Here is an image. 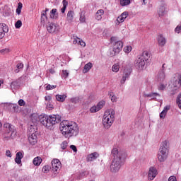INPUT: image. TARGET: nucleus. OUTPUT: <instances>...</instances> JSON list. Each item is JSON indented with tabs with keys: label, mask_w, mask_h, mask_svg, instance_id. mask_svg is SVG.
I'll list each match as a JSON object with an SVG mask.
<instances>
[{
	"label": "nucleus",
	"mask_w": 181,
	"mask_h": 181,
	"mask_svg": "<svg viewBox=\"0 0 181 181\" xmlns=\"http://www.w3.org/2000/svg\"><path fill=\"white\" fill-rule=\"evenodd\" d=\"M166 117V112H165V111H162L160 113V118L163 119Z\"/></svg>",
	"instance_id": "nucleus-53"
},
{
	"label": "nucleus",
	"mask_w": 181,
	"mask_h": 181,
	"mask_svg": "<svg viewBox=\"0 0 181 181\" xmlns=\"http://www.w3.org/2000/svg\"><path fill=\"white\" fill-rule=\"evenodd\" d=\"M9 32V28L5 23H0V40L5 37V33Z\"/></svg>",
	"instance_id": "nucleus-12"
},
{
	"label": "nucleus",
	"mask_w": 181,
	"mask_h": 181,
	"mask_svg": "<svg viewBox=\"0 0 181 181\" xmlns=\"http://www.w3.org/2000/svg\"><path fill=\"white\" fill-rule=\"evenodd\" d=\"M170 144L168 140L163 141L160 146L158 159L159 162H165L169 155Z\"/></svg>",
	"instance_id": "nucleus-4"
},
{
	"label": "nucleus",
	"mask_w": 181,
	"mask_h": 181,
	"mask_svg": "<svg viewBox=\"0 0 181 181\" xmlns=\"http://www.w3.org/2000/svg\"><path fill=\"white\" fill-rule=\"evenodd\" d=\"M4 128L8 129V131L11 132V139H13V138L16 136V129H15V126L10 123H5L4 124Z\"/></svg>",
	"instance_id": "nucleus-9"
},
{
	"label": "nucleus",
	"mask_w": 181,
	"mask_h": 181,
	"mask_svg": "<svg viewBox=\"0 0 181 181\" xmlns=\"http://www.w3.org/2000/svg\"><path fill=\"white\" fill-rule=\"evenodd\" d=\"M98 158H100V153L98 152H93L90 154H88L86 160L87 162H94Z\"/></svg>",
	"instance_id": "nucleus-15"
},
{
	"label": "nucleus",
	"mask_w": 181,
	"mask_h": 181,
	"mask_svg": "<svg viewBox=\"0 0 181 181\" xmlns=\"http://www.w3.org/2000/svg\"><path fill=\"white\" fill-rule=\"evenodd\" d=\"M158 16H165L166 15V5L162 4L158 11Z\"/></svg>",
	"instance_id": "nucleus-19"
},
{
	"label": "nucleus",
	"mask_w": 181,
	"mask_h": 181,
	"mask_svg": "<svg viewBox=\"0 0 181 181\" xmlns=\"http://www.w3.org/2000/svg\"><path fill=\"white\" fill-rule=\"evenodd\" d=\"M71 101L73 104H78V103L80 102V98L78 97L72 98L71 99Z\"/></svg>",
	"instance_id": "nucleus-41"
},
{
	"label": "nucleus",
	"mask_w": 181,
	"mask_h": 181,
	"mask_svg": "<svg viewBox=\"0 0 181 181\" xmlns=\"http://www.w3.org/2000/svg\"><path fill=\"white\" fill-rule=\"evenodd\" d=\"M33 162L35 166H40V163H42V158L37 156L33 159Z\"/></svg>",
	"instance_id": "nucleus-31"
},
{
	"label": "nucleus",
	"mask_w": 181,
	"mask_h": 181,
	"mask_svg": "<svg viewBox=\"0 0 181 181\" xmlns=\"http://www.w3.org/2000/svg\"><path fill=\"white\" fill-rule=\"evenodd\" d=\"M74 19V11H69L67 13L66 16V21L69 22V23H71Z\"/></svg>",
	"instance_id": "nucleus-23"
},
{
	"label": "nucleus",
	"mask_w": 181,
	"mask_h": 181,
	"mask_svg": "<svg viewBox=\"0 0 181 181\" xmlns=\"http://www.w3.org/2000/svg\"><path fill=\"white\" fill-rule=\"evenodd\" d=\"M23 6V4H22L21 2H19L18 4V7H17V8L16 10V12L17 15H21V12H22Z\"/></svg>",
	"instance_id": "nucleus-34"
},
{
	"label": "nucleus",
	"mask_w": 181,
	"mask_h": 181,
	"mask_svg": "<svg viewBox=\"0 0 181 181\" xmlns=\"http://www.w3.org/2000/svg\"><path fill=\"white\" fill-rule=\"evenodd\" d=\"M46 21H47V16H46V13H42L41 14V22H42V23H45Z\"/></svg>",
	"instance_id": "nucleus-39"
},
{
	"label": "nucleus",
	"mask_w": 181,
	"mask_h": 181,
	"mask_svg": "<svg viewBox=\"0 0 181 181\" xmlns=\"http://www.w3.org/2000/svg\"><path fill=\"white\" fill-rule=\"evenodd\" d=\"M111 101H112V103H115V101H117V98H115V95L112 96Z\"/></svg>",
	"instance_id": "nucleus-63"
},
{
	"label": "nucleus",
	"mask_w": 181,
	"mask_h": 181,
	"mask_svg": "<svg viewBox=\"0 0 181 181\" xmlns=\"http://www.w3.org/2000/svg\"><path fill=\"white\" fill-rule=\"evenodd\" d=\"M173 86L177 88L181 87V74L178 75L176 79L173 80Z\"/></svg>",
	"instance_id": "nucleus-21"
},
{
	"label": "nucleus",
	"mask_w": 181,
	"mask_h": 181,
	"mask_svg": "<svg viewBox=\"0 0 181 181\" xmlns=\"http://www.w3.org/2000/svg\"><path fill=\"white\" fill-rule=\"evenodd\" d=\"M103 15H104V10H98L95 14V19H97V21H101V19H103Z\"/></svg>",
	"instance_id": "nucleus-26"
},
{
	"label": "nucleus",
	"mask_w": 181,
	"mask_h": 181,
	"mask_svg": "<svg viewBox=\"0 0 181 181\" xmlns=\"http://www.w3.org/2000/svg\"><path fill=\"white\" fill-rule=\"evenodd\" d=\"M45 101H48V103H50V101H52V96L50 95H47V96H45Z\"/></svg>",
	"instance_id": "nucleus-58"
},
{
	"label": "nucleus",
	"mask_w": 181,
	"mask_h": 181,
	"mask_svg": "<svg viewBox=\"0 0 181 181\" xmlns=\"http://www.w3.org/2000/svg\"><path fill=\"white\" fill-rule=\"evenodd\" d=\"M131 4V0H120V5L122 6H127Z\"/></svg>",
	"instance_id": "nucleus-37"
},
{
	"label": "nucleus",
	"mask_w": 181,
	"mask_h": 181,
	"mask_svg": "<svg viewBox=\"0 0 181 181\" xmlns=\"http://www.w3.org/2000/svg\"><path fill=\"white\" fill-rule=\"evenodd\" d=\"M159 46H165L166 45V39L162 35H159L157 38Z\"/></svg>",
	"instance_id": "nucleus-22"
},
{
	"label": "nucleus",
	"mask_w": 181,
	"mask_h": 181,
	"mask_svg": "<svg viewBox=\"0 0 181 181\" xmlns=\"http://www.w3.org/2000/svg\"><path fill=\"white\" fill-rule=\"evenodd\" d=\"M131 73H132V69H131L130 67H126L124 69L122 78L120 81L121 84L125 83V81H127V78H129V76H131Z\"/></svg>",
	"instance_id": "nucleus-8"
},
{
	"label": "nucleus",
	"mask_w": 181,
	"mask_h": 181,
	"mask_svg": "<svg viewBox=\"0 0 181 181\" xmlns=\"http://www.w3.org/2000/svg\"><path fill=\"white\" fill-rule=\"evenodd\" d=\"M175 32L176 33H181V25H177L175 29Z\"/></svg>",
	"instance_id": "nucleus-49"
},
{
	"label": "nucleus",
	"mask_w": 181,
	"mask_h": 181,
	"mask_svg": "<svg viewBox=\"0 0 181 181\" xmlns=\"http://www.w3.org/2000/svg\"><path fill=\"white\" fill-rule=\"evenodd\" d=\"M131 50H132V47L131 46H127L124 48V52H125V53H129Z\"/></svg>",
	"instance_id": "nucleus-46"
},
{
	"label": "nucleus",
	"mask_w": 181,
	"mask_h": 181,
	"mask_svg": "<svg viewBox=\"0 0 181 181\" xmlns=\"http://www.w3.org/2000/svg\"><path fill=\"white\" fill-rule=\"evenodd\" d=\"M59 129L65 138H71L78 135V125L76 122L64 120L59 124Z\"/></svg>",
	"instance_id": "nucleus-2"
},
{
	"label": "nucleus",
	"mask_w": 181,
	"mask_h": 181,
	"mask_svg": "<svg viewBox=\"0 0 181 181\" xmlns=\"http://www.w3.org/2000/svg\"><path fill=\"white\" fill-rule=\"evenodd\" d=\"M110 40H111V42H112H112H118V40H117V37H112L111 38H110Z\"/></svg>",
	"instance_id": "nucleus-61"
},
{
	"label": "nucleus",
	"mask_w": 181,
	"mask_h": 181,
	"mask_svg": "<svg viewBox=\"0 0 181 181\" xmlns=\"http://www.w3.org/2000/svg\"><path fill=\"white\" fill-rule=\"evenodd\" d=\"M63 7L61 8L62 13H64L66 12V9L69 5V2L66 0L62 1Z\"/></svg>",
	"instance_id": "nucleus-32"
},
{
	"label": "nucleus",
	"mask_w": 181,
	"mask_h": 181,
	"mask_svg": "<svg viewBox=\"0 0 181 181\" xmlns=\"http://www.w3.org/2000/svg\"><path fill=\"white\" fill-rule=\"evenodd\" d=\"M52 168L53 172H57L59 169L62 168V163L59 159H54L51 162Z\"/></svg>",
	"instance_id": "nucleus-11"
},
{
	"label": "nucleus",
	"mask_w": 181,
	"mask_h": 181,
	"mask_svg": "<svg viewBox=\"0 0 181 181\" xmlns=\"http://www.w3.org/2000/svg\"><path fill=\"white\" fill-rule=\"evenodd\" d=\"M104 105H105V101L102 100L99 102L96 106H93L92 107H90V112H97L100 111V110H101V108H103Z\"/></svg>",
	"instance_id": "nucleus-13"
},
{
	"label": "nucleus",
	"mask_w": 181,
	"mask_h": 181,
	"mask_svg": "<svg viewBox=\"0 0 181 181\" xmlns=\"http://www.w3.org/2000/svg\"><path fill=\"white\" fill-rule=\"evenodd\" d=\"M28 141L30 145H36L37 144V136L36 134L33 133L28 136Z\"/></svg>",
	"instance_id": "nucleus-18"
},
{
	"label": "nucleus",
	"mask_w": 181,
	"mask_h": 181,
	"mask_svg": "<svg viewBox=\"0 0 181 181\" xmlns=\"http://www.w3.org/2000/svg\"><path fill=\"white\" fill-rule=\"evenodd\" d=\"M165 88H166V86H165L162 83H160V85L158 86V90H165Z\"/></svg>",
	"instance_id": "nucleus-50"
},
{
	"label": "nucleus",
	"mask_w": 181,
	"mask_h": 181,
	"mask_svg": "<svg viewBox=\"0 0 181 181\" xmlns=\"http://www.w3.org/2000/svg\"><path fill=\"white\" fill-rule=\"evenodd\" d=\"M52 167H50L49 165H46L42 168V172L43 173H49Z\"/></svg>",
	"instance_id": "nucleus-36"
},
{
	"label": "nucleus",
	"mask_w": 181,
	"mask_h": 181,
	"mask_svg": "<svg viewBox=\"0 0 181 181\" xmlns=\"http://www.w3.org/2000/svg\"><path fill=\"white\" fill-rule=\"evenodd\" d=\"M15 162L17 163V165H21L22 163V159L16 157Z\"/></svg>",
	"instance_id": "nucleus-52"
},
{
	"label": "nucleus",
	"mask_w": 181,
	"mask_h": 181,
	"mask_svg": "<svg viewBox=\"0 0 181 181\" xmlns=\"http://www.w3.org/2000/svg\"><path fill=\"white\" fill-rule=\"evenodd\" d=\"M158 175V170L155 167H150L148 174V180H153Z\"/></svg>",
	"instance_id": "nucleus-10"
},
{
	"label": "nucleus",
	"mask_w": 181,
	"mask_h": 181,
	"mask_svg": "<svg viewBox=\"0 0 181 181\" xmlns=\"http://www.w3.org/2000/svg\"><path fill=\"white\" fill-rule=\"evenodd\" d=\"M143 96L144 98H151V100H155L156 101V98L157 97H160V95L158 93H146L145 92L143 93Z\"/></svg>",
	"instance_id": "nucleus-16"
},
{
	"label": "nucleus",
	"mask_w": 181,
	"mask_h": 181,
	"mask_svg": "<svg viewBox=\"0 0 181 181\" xmlns=\"http://www.w3.org/2000/svg\"><path fill=\"white\" fill-rule=\"evenodd\" d=\"M47 110H49V111H52V110L54 109V107L53 106V105H52V103H50V102H48L47 103Z\"/></svg>",
	"instance_id": "nucleus-43"
},
{
	"label": "nucleus",
	"mask_w": 181,
	"mask_h": 181,
	"mask_svg": "<svg viewBox=\"0 0 181 181\" xmlns=\"http://www.w3.org/2000/svg\"><path fill=\"white\" fill-rule=\"evenodd\" d=\"M69 145V143L67 141H64L61 144V149L64 150L67 148V146Z\"/></svg>",
	"instance_id": "nucleus-42"
},
{
	"label": "nucleus",
	"mask_w": 181,
	"mask_h": 181,
	"mask_svg": "<svg viewBox=\"0 0 181 181\" xmlns=\"http://www.w3.org/2000/svg\"><path fill=\"white\" fill-rule=\"evenodd\" d=\"M66 98H67V95L64 94L56 95V100H57V101H59V103H64V101L66 100Z\"/></svg>",
	"instance_id": "nucleus-28"
},
{
	"label": "nucleus",
	"mask_w": 181,
	"mask_h": 181,
	"mask_svg": "<svg viewBox=\"0 0 181 181\" xmlns=\"http://www.w3.org/2000/svg\"><path fill=\"white\" fill-rule=\"evenodd\" d=\"M18 159H22L23 158V154H22V152L19 151L16 153V157Z\"/></svg>",
	"instance_id": "nucleus-51"
},
{
	"label": "nucleus",
	"mask_w": 181,
	"mask_h": 181,
	"mask_svg": "<svg viewBox=\"0 0 181 181\" xmlns=\"http://www.w3.org/2000/svg\"><path fill=\"white\" fill-rule=\"evenodd\" d=\"M12 139L11 134L10 136H4V141H9V139Z\"/></svg>",
	"instance_id": "nucleus-62"
},
{
	"label": "nucleus",
	"mask_w": 181,
	"mask_h": 181,
	"mask_svg": "<svg viewBox=\"0 0 181 181\" xmlns=\"http://www.w3.org/2000/svg\"><path fill=\"white\" fill-rule=\"evenodd\" d=\"M62 74H63V77H64V78H67L69 77V71L67 70H62Z\"/></svg>",
	"instance_id": "nucleus-45"
},
{
	"label": "nucleus",
	"mask_w": 181,
	"mask_h": 181,
	"mask_svg": "<svg viewBox=\"0 0 181 181\" xmlns=\"http://www.w3.org/2000/svg\"><path fill=\"white\" fill-rule=\"evenodd\" d=\"M176 103L178 105L179 108L181 110V100L180 99H176Z\"/></svg>",
	"instance_id": "nucleus-56"
},
{
	"label": "nucleus",
	"mask_w": 181,
	"mask_h": 181,
	"mask_svg": "<svg viewBox=\"0 0 181 181\" xmlns=\"http://www.w3.org/2000/svg\"><path fill=\"white\" fill-rule=\"evenodd\" d=\"M19 87H21V78H19L16 81L11 82V90H16L19 88Z\"/></svg>",
	"instance_id": "nucleus-20"
},
{
	"label": "nucleus",
	"mask_w": 181,
	"mask_h": 181,
	"mask_svg": "<svg viewBox=\"0 0 181 181\" xmlns=\"http://www.w3.org/2000/svg\"><path fill=\"white\" fill-rule=\"evenodd\" d=\"M57 29V26H56V23H49L47 25V30L49 33H54Z\"/></svg>",
	"instance_id": "nucleus-17"
},
{
	"label": "nucleus",
	"mask_w": 181,
	"mask_h": 181,
	"mask_svg": "<svg viewBox=\"0 0 181 181\" xmlns=\"http://www.w3.org/2000/svg\"><path fill=\"white\" fill-rule=\"evenodd\" d=\"M16 67H17V69H23V64L19 63V64H17Z\"/></svg>",
	"instance_id": "nucleus-60"
},
{
	"label": "nucleus",
	"mask_w": 181,
	"mask_h": 181,
	"mask_svg": "<svg viewBox=\"0 0 181 181\" xmlns=\"http://www.w3.org/2000/svg\"><path fill=\"white\" fill-rule=\"evenodd\" d=\"M56 87H57V85H50V84H48V85L46 86V90H54V88H56Z\"/></svg>",
	"instance_id": "nucleus-44"
},
{
	"label": "nucleus",
	"mask_w": 181,
	"mask_h": 181,
	"mask_svg": "<svg viewBox=\"0 0 181 181\" xmlns=\"http://www.w3.org/2000/svg\"><path fill=\"white\" fill-rule=\"evenodd\" d=\"M114 121H115V119L104 115L103 117V124L104 128H105V129H109V128H111V126L112 124H114Z\"/></svg>",
	"instance_id": "nucleus-7"
},
{
	"label": "nucleus",
	"mask_w": 181,
	"mask_h": 181,
	"mask_svg": "<svg viewBox=\"0 0 181 181\" xmlns=\"http://www.w3.org/2000/svg\"><path fill=\"white\" fill-rule=\"evenodd\" d=\"M165 71H159L158 74V81H164L165 80Z\"/></svg>",
	"instance_id": "nucleus-29"
},
{
	"label": "nucleus",
	"mask_w": 181,
	"mask_h": 181,
	"mask_svg": "<svg viewBox=\"0 0 181 181\" xmlns=\"http://www.w3.org/2000/svg\"><path fill=\"white\" fill-rule=\"evenodd\" d=\"M49 72L51 74H54L56 73V71H54V69H50L49 70Z\"/></svg>",
	"instance_id": "nucleus-64"
},
{
	"label": "nucleus",
	"mask_w": 181,
	"mask_h": 181,
	"mask_svg": "<svg viewBox=\"0 0 181 181\" xmlns=\"http://www.w3.org/2000/svg\"><path fill=\"white\" fill-rule=\"evenodd\" d=\"M128 11L123 12L116 20V25H119V23H122L127 18H128Z\"/></svg>",
	"instance_id": "nucleus-14"
},
{
	"label": "nucleus",
	"mask_w": 181,
	"mask_h": 181,
	"mask_svg": "<svg viewBox=\"0 0 181 181\" xmlns=\"http://www.w3.org/2000/svg\"><path fill=\"white\" fill-rule=\"evenodd\" d=\"M168 181H177L176 180V177L175 176H170L169 178H168Z\"/></svg>",
	"instance_id": "nucleus-59"
},
{
	"label": "nucleus",
	"mask_w": 181,
	"mask_h": 181,
	"mask_svg": "<svg viewBox=\"0 0 181 181\" xmlns=\"http://www.w3.org/2000/svg\"><path fill=\"white\" fill-rule=\"evenodd\" d=\"M86 11H82L80 13V22H81L82 23H84V22H86Z\"/></svg>",
	"instance_id": "nucleus-33"
},
{
	"label": "nucleus",
	"mask_w": 181,
	"mask_h": 181,
	"mask_svg": "<svg viewBox=\"0 0 181 181\" xmlns=\"http://www.w3.org/2000/svg\"><path fill=\"white\" fill-rule=\"evenodd\" d=\"M112 70L115 73H118L119 71V63L115 64L112 67Z\"/></svg>",
	"instance_id": "nucleus-35"
},
{
	"label": "nucleus",
	"mask_w": 181,
	"mask_h": 181,
	"mask_svg": "<svg viewBox=\"0 0 181 181\" xmlns=\"http://www.w3.org/2000/svg\"><path fill=\"white\" fill-rule=\"evenodd\" d=\"M124 46V44L122 41H117L113 45V50L110 53L111 57H114V56H117L121 50H122V47Z\"/></svg>",
	"instance_id": "nucleus-6"
},
{
	"label": "nucleus",
	"mask_w": 181,
	"mask_h": 181,
	"mask_svg": "<svg viewBox=\"0 0 181 181\" xmlns=\"http://www.w3.org/2000/svg\"><path fill=\"white\" fill-rule=\"evenodd\" d=\"M38 118L40 124L45 128H50V127H53V125H56L62 121V117L58 115H51L49 116L41 115Z\"/></svg>",
	"instance_id": "nucleus-3"
},
{
	"label": "nucleus",
	"mask_w": 181,
	"mask_h": 181,
	"mask_svg": "<svg viewBox=\"0 0 181 181\" xmlns=\"http://www.w3.org/2000/svg\"><path fill=\"white\" fill-rule=\"evenodd\" d=\"M149 57H151L149 52H143L140 57L136 61L135 67H137L139 70H143L145 68V66L149 63Z\"/></svg>",
	"instance_id": "nucleus-5"
},
{
	"label": "nucleus",
	"mask_w": 181,
	"mask_h": 181,
	"mask_svg": "<svg viewBox=\"0 0 181 181\" xmlns=\"http://www.w3.org/2000/svg\"><path fill=\"white\" fill-rule=\"evenodd\" d=\"M10 108L11 110H13V112H16L19 108V106L17 104H11Z\"/></svg>",
	"instance_id": "nucleus-38"
},
{
	"label": "nucleus",
	"mask_w": 181,
	"mask_h": 181,
	"mask_svg": "<svg viewBox=\"0 0 181 181\" xmlns=\"http://www.w3.org/2000/svg\"><path fill=\"white\" fill-rule=\"evenodd\" d=\"M169 110H170V106L168 105L164 107L163 111H164V112H165V114H166L168 112V111H169Z\"/></svg>",
	"instance_id": "nucleus-57"
},
{
	"label": "nucleus",
	"mask_w": 181,
	"mask_h": 181,
	"mask_svg": "<svg viewBox=\"0 0 181 181\" xmlns=\"http://www.w3.org/2000/svg\"><path fill=\"white\" fill-rule=\"evenodd\" d=\"M22 27V21L18 20L17 22L15 23V28L16 29H21Z\"/></svg>",
	"instance_id": "nucleus-40"
},
{
	"label": "nucleus",
	"mask_w": 181,
	"mask_h": 181,
	"mask_svg": "<svg viewBox=\"0 0 181 181\" xmlns=\"http://www.w3.org/2000/svg\"><path fill=\"white\" fill-rule=\"evenodd\" d=\"M111 153L113 159L110 165V171L112 173H117V172L119 171L121 167L124 166V163H125L127 153L125 151H119L117 148H114Z\"/></svg>",
	"instance_id": "nucleus-1"
},
{
	"label": "nucleus",
	"mask_w": 181,
	"mask_h": 181,
	"mask_svg": "<svg viewBox=\"0 0 181 181\" xmlns=\"http://www.w3.org/2000/svg\"><path fill=\"white\" fill-rule=\"evenodd\" d=\"M70 148L74 151V152H77V147L75 145H71Z\"/></svg>",
	"instance_id": "nucleus-54"
},
{
	"label": "nucleus",
	"mask_w": 181,
	"mask_h": 181,
	"mask_svg": "<svg viewBox=\"0 0 181 181\" xmlns=\"http://www.w3.org/2000/svg\"><path fill=\"white\" fill-rule=\"evenodd\" d=\"M6 156H7L8 158H12V153H11V151L7 150L6 151Z\"/></svg>",
	"instance_id": "nucleus-55"
},
{
	"label": "nucleus",
	"mask_w": 181,
	"mask_h": 181,
	"mask_svg": "<svg viewBox=\"0 0 181 181\" xmlns=\"http://www.w3.org/2000/svg\"><path fill=\"white\" fill-rule=\"evenodd\" d=\"M104 115L110 118H113V119H115V110L113 109H110V110L105 112Z\"/></svg>",
	"instance_id": "nucleus-24"
},
{
	"label": "nucleus",
	"mask_w": 181,
	"mask_h": 181,
	"mask_svg": "<svg viewBox=\"0 0 181 181\" xmlns=\"http://www.w3.org/2000/svg\"><path fill=\"white\" fill-rule=\"evenodd\" d=\"M74 45H76V43H78V45H81V46H83V47H86V42L84 41H83V40L77 37L76 40H74L73 41Z\"/></svg>",
	"instance_id": "nucleus-30"
},
{
	"label": "nucleus",
	"mask_w": 181,
	"mask_h": 181,
	"mask_svg": "<svg viewBox=\"0 0 181 181\" xmlns=\"http://www.w3.org/2000/svg\"><path fill=\"white\" fill-rule=\"evenodd\" d=\"M25 104H26V103L25 102V100H23V99H20L18 100V105H20L21 107H23Z\"/></svg>",
	"instance_id": "nucleus-48"
},
{
	"label": "nucleus",
	"mask_w": 181,
	"mask_h": 181,
	"mask_svg": "<svg viewBox=\"0 0 181 181\" xmlns=\"http://www.w3.org/2000/svg\"><path fill=\"white\" fill-rule=\"evenodd\" d=\"M92 68H93V63L88 62L84 66L83 73H88V71H90V70H91Z\"/></svg>",
	"instance_id": "nucleus-27"
},
{
	"label": "nucleus",
	"mask_w": 181,
	"mask_h": 181,
	"mask_svg": "<svg viewBox=\"0 0 181 181\" xmlns=\"http://www.w3.org/2000/svg\"><path fill=\"white\" fill-rule=\"evenodd\" d=\"M0 53L1 54H6V53H9V49L6 48V49H3L0 51Z\"/></svg>",
	"instance_id": "nucleus-47"
},
{
	"label": "nucleus",
	"mask_w": 181,
	"mask_h": 181,
	"mask_svg": "<svg viewBox=\"0 0 181 181\" xmlns=\"http://www.w3.org/2000/svg\"><path fill=\"white\" fill-rule=\"evenodd\" d=\"M50 18L51 19H59V13H57V8H53L50 11Z\"/></svg>",
	"instance_id": "nucleus-25"
}]
</instances>
